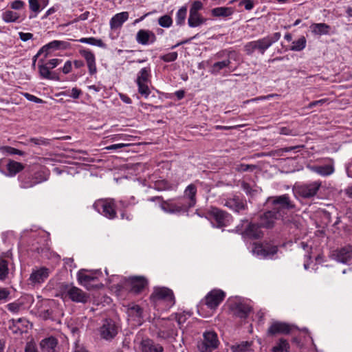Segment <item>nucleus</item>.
Returning <instances> with one entry per match:
<instances>
[{"label": "nucleus", "instance_id": "c03bdc74", "mask_svg": "<svg viewBox=\"0 0 352 352\" xmlns=\"http://www.w3.org/2000/svg\"><path fill=\"white\" fill-rule=\"evenodd\" d=\"M289 349V342L283 338L279 340L278 342L273 346L272 352H288Z\"/></svg>", "mask_w": 352, "mask_h": 352}, {"label": "nucleus", "instance_id": "cd10ccee", "mask_svg": "<svg viewBox=\"0 0 352 352\" xmlns=\"http://www.w3.org/2000/svg\"><path fill=\"white\" fill-rule=\"evenodd\" d=\"M128 12H122L115 14L109 21V25L111 30H116L122 27L123 23L129 19Z\"/></svg>", "mask_w": 352, "mask_h": 352}, {"label": "nucleus", "instance_id": "9d476101", "mask_svg": "<svg viewBox=\"0 0 352 352\" xmlns=\"http://www.w3.org/2000/svg\"><path fill=\"white\" fill-rule=\"evenodd\" d=\"M78 283L88 290L98 287V277L97 272H89L82 269L77 273Z\"/></svg>", "mask_w": 352, "mask_h": 352}, {"label": "nucleus", "instance_id": "0e129e2a", "mask_svg": "<svg viewBox=\"0 0 352 352\" xmlns=\"http://www.w3.org/2000/svg\"><path fill=\"white\" fill-rule=\"evenodd\" d=\"M239 5H243L247 10H251L254 8V3L251 0H243L239 3Z\"/></svg>", "mask_w": 352, "mask_h": 352}, {"label": "nucleus", "instance_id": "f704fd0d", "mask_svg": "<svg viewBox=\"0 0 352 352\" xmlns=\"http://www.w3.org/2000/svg\"><path fill=\"white\" fill-rule=\"evenodd\" d=\"M7 170L8 172V175L13 177L18 173L21 172L24 169L23 164L16 162L14 160H9L6 165Z\"/></svg>", "mask_w": 352, "mask_h": 352}, {"label": "nucleus", "instance_id": "aec40b11", "mask_svg": "<svg viewBox=\"0 0 352 352\" xmlns=\"http://www.w3.org/2000/svg\"><path fill=\"white\" fill-rule=\"evenodd\" d=\"M333 257L339 263H349L352 260V245H348L335 250Z\"/></svg>", "mask_w": 352, "mask_h": 352}, {"label": "nucleus", "instance_id": "69168bd1", "mask_svg": "<svg viewBox=\"0 0 352 352\" xmlns=\"http://www.w3.org/2000/svg\"><path fill=\"white\" fill-rule=\"evenodd\" d=\"M61 60L58 58H53L50 60L45 65H47L51 69L55 68L60 64Z\"/></svg>", "mask_w": 352, "mask_h": 352}, {"label": "nucleus", "instance_id": "f3484780", "mask_svg": "<svg viewBox=\"0 0 352 352\" xmlns=\"http://www.w3.org/2000/svg\"><path fill=\"white\" fill-rule=\"evenodd\" d=\"M196 194L197 187L195 184H191L186 188L184 196L179 199L189 209L194 207L197 203Z\"/></svg>", "mask_w": 352, "mask_h": 352}, {"label": "nucleus", "instance_id": "c9c22d12", "mask_svg": "<svg viewBox=\"0 0 352 352\" xmlns=\"http://www.w3.org/2000/svg\"><path fill=\"white\" fill-rule=\"evenodd\" d=\"M313 34L316 35L328 34L330 30V26L324 23H313L310 26Z\"/></svg>", "mask_w": 352, "mask_h": 352}, {"label": "nucleus", "instance_id": "20e7f679", "mask_svg": "<svg viewBox=\"0 0 352 352\" xmlns=\"http://www.w3.org/2000/svg\"><path fill=\"white\" fill-rule=\"evenodd\" d=\"M63 297L77 303L85 304L89 300V295L72 284L64 283L60 286Z\"/></svg>", "mask_w": 352, "mask_h": 352}, {"label": "nucleus", "instance_id": "09e8293b", "mask_svg": "<svg viewBox=\"0 0 352 352\" xmlns=\"http://www.w3.org/2000/svg\"><path fill=\"white\" fill-rule=\"evenodd\" d=\"M50 140L43 137L31 138L29 140L30 142L32 143L36 146H48L50 144Z\"/></svg>", "mask_w": 352, "mask_h": 352}, {"label": "nucleus", "instance_id": "13d9d810", "mask_svg": "<svg viewBox=\"0 0 352 352\" xmlns=\"http://www.w3.org/2000/svg\"><path fill=\"white\" fill-rule=\"evenodd\" d=\"M203 8V3L199 1L192 2L189 12H199Z\"/></svg>", "mask_w": 352, "mask_h": 352}, {"label": "nucleus", "instance_id": "a878e982", "mask_svg": "<svg viewBox=\"0 0 352 352\" xmlns=\"http://www.w3.org/2000/svg\"><path fill=\"white\" fill-rule=\"evenodd\" d=\"M58 344V341L54 336L42 339L39 342V346L42 352H56Z\"/></svg>", "mask_w": 352, "mask_h": 352}, {"label": "nucleus", "instance_id": "de8ad7c7", "mask_svg": "<svg viewBox=\"0 0 352 352\" xmlns=\"http://www.w3.org/2000/svg\"><path fill=\"white\" fill-rule=\"evenodd\" d=\"M306 46V38L305 36H301L298 40L294 41L292 43V46L291 47V50L292 51H301Z\"/></svg>", "mask_w": 352, "mask_h": 352}, {"label": "nucleus", "instance_id": "5701e85b", "mask_svg": "<svg viewBox=\"0 0 352 352\" xmlns=\"http://www.w3.org/2000/svg\"><path fill=\"white\" fill-rule=\"evenodd\" d=\"M135 39L139 44L147 45L155 43L157 37L152 31L141 29L137 32Z\"/></svg>", "mask_w": 352, "mask_h": 352}, {"label": "nucleus", "instance_id": "4d7b16f0", "mask_svg": "<svg viewBox=\"0 0 352 352\" xmlns=\"http://www.w3.org/2000/svg\"><path fill=\"white\" fill-rule=\"evenodd\" d=\"M10 295V292L5 287H0V302H6Z\"/></svg>", "mask_w": 352, "mask_h": 352}, {"label": "nucleus", "instance_id": "f8f14e48", "mask_svg": "<svg viewBox=\"0 0 352 352\" xmlns=\"http://www.w3.org/2000/svg\"><path fill=\"white\" fill-rule=\"evenodd\" d=\"M118 332V327L111 319H105L99 329L101 338L109 341L113 340Z\"/></svg>", "mask_w": 352, "mask_h": 352}, {"label": "nucleus", "instance_id": "052dcab7", "mask_svg": "<svg viewBox=\"0 0 352 352\" xmlns=\"http://www.w3.org/2000/svg\"><path fill=\"white\" fill-rule=\"evenodd\" d=\"M25 6V3L21 0H16L11 3L10 7L14 10H21Z\"/></svg>", "mask_w": 352, "mask_h": 352}, {"label": "nucleus", "instance_id": "49530a36", "mask_svg": "<svg viewBox=\"0 0 352 352\" xmlns=\"http://www.w3.org/2000/svg\"><path fill=\"white\" fill-rule=\"evenodd\" d=\"M19 18V15L12 10H6L2 14V19L6 23L16 22Z\"/></svg>", "mask_w": 352, "mask_h": 352}, {"label": "nucleus", "instance_id": "bb28decb", "mask_svg": "<svg viewBox=\"0 0 352 352\" xmlns=\"http://www.w3.org/2000/svg\"><path fill=\"white\" fill-rule=\"evenodd\" d=\"M223 205L237 212L242 210H245L246 207L245 203L237 196H234L232 198L227 199Z\"/></svg>", "mask_w": 352, "mask_h": 352}, {"label": "nucleus", "instance_id": "2eb2a0df", "mask_svg": "<svg viewBox=\"0 0 352 352\" xmlns=\"http://www.w3.org/2000/svg\"><path fill=\"white\" fill-rule=\"evenodd\" d=\"M225 293L221 289H213L205 297V304L211 309H216L225 298Z\"/></svg>", "mask_w": 352, "mask_h": 352}, {"label": "nucleus", "instance_id": "6e6552de", "mask_svg": "<svg viewBox=\"0 0 352 352\" xmlns=\"http://www.w3.org/2000/svg\"><path fill=\"white\" fill-rule=\"evenodd\" d=\"M93 207L109 219H113L117 217L116 204L113 199H98L94 204Z\"/></svg>", "mask_w": 352, "mask_h": 352}, {"label": "nucleus", "instance_id": "a18cd8bd", "mask_svg": "<svg viewBox=\"0 0 352 352\" xmlns=\"http://www.w3.org/2000/svg\"><path fill=\"white\" fill-rule=\"evenodd\" d=\"M9 274L8 262L0 258V280H4Z\"/></svg>", "mask_w": 352, "mask_h": 352}, {"label": "nucleus", "instance_id": "473e14b6", "mask_svg": "<svg viewBox=\"0 0 352 352\" xmlns=\"http://www.w3.org/2000/svg\"><path fill=\"white\" fill-rule=\"evenodd\" d=\"M207 19L204 18L199 12H189L188 24L190 28H196L206 23Z\"/></svg>", "mask_w": 352, "mask_h": 352}, {"label": "nucleus", "instance_id": "c756f323", "mask_svg": "<svg viewBox=\"0 0 352 352\" xmlns=\"http://www.w3.org/2000/svg\"><path fill=\"white\" fill-rule=\"evenodd\" d=\"M259 223H250L245 229L243 234L250 239H259L263 236Z\"/></svg>", "mask_w": 352, "mask_h": 352}, {"label": "nucleus", "instance_id": "a19ab883", "mask_svg": "<svg viewBox=\"0 0 352 352\" xmlns=\"http://www.w3.org/2000/svg\"><path fill=\"white\" fill-rule=\"evenodd\" d=\"M251 342L243 341L239 344H232L230 349L232 352H248L251 350Z\"/></svg>", "mask_w": 352, "mask_h": 352}, {"label": "nucleus", "instance_id": "f03ea898", "mask_svg": "<svg viewBox=\"0 0 352 352\" xmlns=\"http://www.w3.org/2000/svg\"><path fill=\"white\" fill-rule=\"evenodd\" d=\"M280 38V32L267 35L265 37L247 43L244 46V50L248 55H252L256 50L263 54L265 51Z\"/></svg>", "mask_w": 352, "mask_h": 352}, {"label": "nucleus", "instance_id": "0eeeda50", "mask_svg": "<svg viewBox=\"0 0 352 352\" xmlns=\"http://www.w3.org/2000/svg\"><path fill=\"white\" fill-rule=\"evenodd\" d=\"M150 201H159L161 209L167 213L175 214L186 212L188 209L184 204L182 201L178 198L176 201H173L171 199L163 200L161 197H153L148 199Z\"/></svg>", "mask_w": 352, "mask_h": 352}, {"label": "nucleus", "instance_id": "6ab92c4d", "mask_svg": "<svg viewBox=\"0 0 352 352\" xmlns=\"http://www.w3.org/2000/svg\"><path fill=\"white\" fill-rule=\"evenodd\" d=\"M79 54L86 61L89 73L91 76L97 73L96 56L90 50L82 48L79 50Z\"/></svg>", "mask_w": 352, "mask_h": 352}, {"label": "nucleus", "instance_id": "8fccbe9b", "mask_svg": "<svg viewBox=\"0 0 352 352\" xmlns=\"http://www.w3.org/2000/svg\"><path fill=\"white\" fill-rule=\"evenodd\" d=\"M158 23L161 27L168 28L172 25L173 19L169 15L165 14L159 18Z\"/></svg>", "mask_w": 352, "mask_h": 352}, {"label": "nucleus", "instance_id": "a211bd4d", "mask_svg": "<svg viewBox=\"0 0 352 352\" xmlns=\"http://www.w3.org/2000/svg\"><path fill=\"white\" fill-rule=\"evenodd\" d=\"M278 252V247L276 245H263L254 243L252 252L262 258H271Z\"/></svg>", "mask_w": 352, "mask_h": 352}, {"label": "nucleus", "instance_id": "37998d69", "mask_svg": "<svg viewBox=\"0 0 352 352\" xmlns=\"http://www.w3.org/2000/svg\"><path fill=\"white\" fill-rule=\"evenodd\" d=\"M187 14V6L181 7L176 13L175 22L177 25H183L185 23Z\"/></svg>", "mask_w": 352, "mask_h": 352}, {"label": "nucleus", "instance_id": "6e6d98bb", "mask_svg": "<svg viewBox=\"0 0 352 352\" xmlns=\"http://www.w3.org/2000/svg\"><path fill=\"white\" fill-rule=\"evenodd\" d=\"M81 94H82V91L80 89H79L76 87H74L71 91V94H69L68 91H66L63 92L62 95L69 96L72 98H73L74 99H77L79 98V96Z\"/></svg>", "mask_w": 352, "mask_h": 352}, {"label": "nucleus", "instance_id": "603ef678", "mask_svg": "<svg viewBox=\"0 0 352 352\" xmlns=\"http://www.w3.org/2000/svg\"><path fill=\"white\" fill-rule=\"evenodd\" d=\"M130 316L142 318V310L139 305H133L129 309Z\"/></svg>", "mask_w": 352, "mask_h": 352}, {"label": "nucleus", "instance_id": "774afa93", "mask_svg": "<svg viewBox=\"0 0 352 352\" xmlns=\"http://www.w3.org/2000/svg\"><path fill=\"white\" fill-rule=\"evenodd\" d=\"M33 37V34L32 33H24V32H19V38L23 41H27L30 39H32Z\"/></svg>", "mask_w": 352, "mask_h": 352}, {"label": "nucleus", "instance_id": "ea45409f", "mask_svg": "<svg viewBox=\"0 0 352 352\" xmlns=\"http://www.w3.org/2000/svg\"><path fill=\"white\" fill-rule=\"evenodd\" d=\"M231 61L230 59H225L222 61L214 63L210 69V72L213 74H218L221 69L230 66Z\"/></svg>", "mask_w": 352, "mask_h": 352}, {"label": "nucleus", "instance_id": "4be33fe9", "mask_svg": "<svg viewBox=\"0 0 352 352\" xmlns=\"http://www.w3.org/2000/svg\"><path fill=\"white\" fill-rule=\"evenodd\" d=\"M66 47V42L54 40L49 43L43 46L37 54L34 56V63H35L37 57L41 56L43 54H45V57H47L48 54H50L52 51L60 49V48H65Z\"/></svg>", "mask_w": 352, "mask_h": 352}, {"label": "nucleus", "instance_id": "ddd939ff", "mask_svg": "<svg viewBox=\"0 0 352 352\" xmlns=\"http://www.w3.org/2000/svg\"><path fill=\"white\" fill-rule=\"evenodd\" d=\"M151 298L154 301L164 300L166 302L168 306H173L175 304V297L171 289L167 287L155 288Z\"/></svg>", "mask_w": 352, "mask_h": 352}, {"label": "nucleus", "instance_id": "4c0bfd02", "mask_svg": "<svg viewBox=\"0 0 352 352\" xmlns=\"http://www.w3.org/2000/svg\"><path fill=\"white\" fill-rule=\"evenodd\" d=\"M311 169L314 172L322 176L330 175L334 172L333 166L331 164L324 166H312Z\"/></svg>", "mask_w": 352, "mask_h": 352}, {"label": "nucleus", "instance_id": "7ed1b4c3", "mask_svg": "<svg viewBox=\"0 0 352 352\" xmlns=\"http://www.w3.org/2000/svg\"><path fill=\"white\" fill-rule=\"evenodd\" d=\"M267 203L272 206V210L280 217H283L285 210H292L296 208L295 204L287 194L270 197L267 199Z\"/></svg>", "mask_w": 352, "mask_h": 352}, {"label": "nucleus", "instance_id": "3c124183", "mask_svg": "<svg viewBox=\"0 0 352 352\" xmlns=\"http://www.w3.org/2000/svg\"><path fill=\"white\" fill-rule=\"evenodd\" d=\"M256 168V166L254 164H240L236 166V170L238 172L253 171Z\"/></svg>", "mask_w": 352, "mask_h": 352}, {"label": "nucleus", "instance_id": "4468645a", "mask_svg": "<svg viewBox=\"0 0 352 352\" xmlns=\"http://www.w3.org/2000/svg\"><path fill=\"white\" fill-rule=\"evenodd\" d=\"M217 334L213 331H208L204 334L203 341L198 344L200 352H212L218 346Z\"/></svg>", "mask_w": 352, "mask_h": 352}, {"label": "nucleus", "instance_id": "393cba45", "mask_svg": "<svg viewBox=\"0 0 352 352\" xmlns=\"http://www.w3.org/2000/svg\"><path fill=\"white\" fill-rule=\"evenodd\" d=\"M291 331L290 326L281 322H274L268 328L267 334L274 336L276 334H288Z\"/></svg>", "mask_w": 352, "mask_h": 352}, {"label": "nucleus", "instance_id": "79ce46f5", "mask_svg": "<svg viewBox=\"0 0 352 352\" xmlns=\"http://www.w3.org/2000/svg\"><path fill=\"white\" fill-rule=\"evenodd\" d=\"M80 43H87L91 45L98 46L102 48H106V44L101 40L94 37H89V38H81L78 40Z\"/></svg>", "mask_w": 352, "mask_h": 352}, {"label": "nucleus", "instance_id": "f257e3e1", "mask_svg": "<svg viewBox=\"0 0 352 352\" xmlns=\"http://www.w3.org/2000/svg\"><path fill=\"white\" fill-rule=\"evenodd\" d=\"M155 334L158 339L173 342L178 336L176 322L170 319H162L155 324Z\"/></svg>", "mask_w": 352, "mask_h": 352}, {"label": "nucleus", "instance_id": "5fc2aeb1", "mask_svg": "<svg viewBox=\"0 0 352 352\" xmlns=\"http://www.w3.org/2000/svg\"><path fill=\"white\" fill-rule=\"evenodd\" d=\"M24 352H40L37 345L33 340L28 342L25 344Z\"/></svg>", "mask_w": 352, "mask_h": 352}, {"label": "nucleus", "instance_id": "e2e57ef3", "mask_svg": "<svg viewBox=\"0 0 352 352\" xmlns=\"http://www.w3.org/2000/svg\"><path fill=\"white\" fill-rule=\"evenodd\" d=\"M129 144H124V143H119V144H115L110 146H108L105 147V149L107 150H117L119 148H122L126 146H129Z\"/></svg>", "mask_w": 352, "mask_h": 352}, {"label": "nucleus", "instance_id": "864d4df0", "mask_svg": "<svg viewBox=\"0 0 352 352\" xmlns=\"http://www.w3.org/2000/svg\"><path fill=\"white\" fill-rule=\"evenodd\" d=\"M177 53L176 52H170L161 56L160 58L164 62H173L177 58Z\"/></svg>", "mask_w": 352, "mask_h": 352}, {"label": "nucleus", "instance_id": "e433bc0d", "mask_svg": "<svg viewBox=\"0 0 352 352\" xmlns=\"http://www.w3.org/2000/svg\"><path fill=\"white\" fill-rule=\"evenodd\" d=\"M41 62H43V60H39L38 64V72L40 76L45 79L49 80H57L58 78L50 72V68L45 64H40Z\"/></svg>", "mask_w": 352, "mask_h": 352}, {"label": "nucleus", "instance_id": "72a5a7b5", "mask_svg": "<svg viewBox=\"0 0 352 352\" xmlns=\"http://www.w3.org/2000/svg\"><path fill=\"white\" fill-rule=\"evenodd\" d=\"M233 311L235 316L241 318H245L251 311V307L244 303H237L233 307Z\"/></svg>", "mask_w": 352, "mask_h": 352}, {"label": "nucleus", "instance_id": "39448f33", "mask_svg": "<svg viewBox=\"0 0 352 352\" xmlns=\"http://www.w3.org/2000/svg\"><path fill=\"white\" fill-rule=\"evenodd\" d=\"M49 178V173L45 170H40L34 174L24 173L19 177L20 187L22 188H32L36 184L45 182Z\"/></svg>", "mask_w": 352, "mask_h": 352}, {"label": "nucleus", "instance_id": "9b49d317", "mask_svg": "<svg viewBox=\"0 0 352 352\" xmlns=\"http://www.w3.org/2000/svg\"><path fill=\"white\" fill-rule=\"evenodd\" d=\"M207 214L212 223H215L217 228L227 226L230 220V215L228 212L216 207H210Z\"/></svg>", "mask_w": 352, "mask_h": 352}, {"label": "nucleus", "instance_id": "c85d7f7f", "mask_svg": "<svg viewBox=\"0 0 352 352\" xmlns=\"http://www.w3.org/2000/svg\"><path fill=\"white\" fill-rule=\"evenodd\" d=\"M10 329L14 333L22 334L26 331L28 321L25 318H18L10 320Z\"/></svg>", "mask_w": 352, "mask_h": 352}, {"label": "nucleus", "instance_id": "412c9836", "mask_svg": "<svg viewBox=\"0 0 352 352\" xmlns=\"http://www.w3.org/2000/svg\"><path fill=\"white\" fill-rule=\"evenodd\" d=\"M280 217L272 210H268L259 217V226L263 228H272L274 226L276 221Z\"/></svg>", "mask_w": 352, "mask_h": 352}, {"label": "nucleus", "instance_id": "338daca9", "mask_svg": "<svg viewBox=\"0 0 352 352\" xmlns=\"http://www.w3.org/2000/svg\"><path fill=\"white\" fill-rule=\"evenodd\" d=\"M72 61L67 60L65 63V65L62 69V71L65 74H67L72 71Z\"/></svg>", "mask_w": 352, "mask_h": 352}, {"label": "nucleus", "instance_id": "b1692460", "mask_svg": "<svg viewBox=\"0 0 352 352\" xmlns=\"http://www.w3.org/2000/svg\"><path fill=\"white\" fill-rule=\"evenodd\" d=\"M140 352H164V347L153 340L146 338L142 340L139 344Z\"/></svg>", "mask_w": 352, "mask_h": 352}, {"label": "nucleus", "instance_id": "58836bf2", "mask_svg": "<svg viewBox=\"0 0 352 352\" xmlns=\"http://www.w3.org/2000/svg\"><path fill=\"white\" fill-rule=\"evenodd\" d=\"M212 15L213 16H229L233 14V9L228 7H218L213 8L211 10Z\"/></svg>", "mask_w": 352, "mask_h": 352}, {"label": "nucleus", "instance_id": "2f4dec72", "mask_svg": "<svg viewBox=\"0 0 352 352\" xmlns=\"http://www.w3.org/2000/svg\"><path fill=\"white\" fill-rule=\"evenodd\" d=\"M48 276L49 270L46 267H41L31 274L30 280L34 283H40L43 282Z\"/></svg>", "mask_w": 352, "mask_h": 352}, {"label": "nucleus", "instance_id": "7c9ffc66", "mask_svg": "<svg viewBox=\"0 0 352 352\" xmlns=\"http://www.w3.org/2000/svg\"><path fill=\"white\" fill-rule=\"evenodd\" d=\"M29 7L33 14L30 19L36 17L38 14L44 9L48 4L49 0H29Z\"/></svg>", "mask_w": 352, "mask_h": 352}, {"label": "nucleus", "instance_id": "680f3d73", "mask_svg": "<svg viewBox=\"0 0 352 352\" xmlns=\"http://www.w3.org/2000/svg\"><path fill=\"white\" fill-rule=\"evenodd\" d=\"M21 307V305L17 302H12L7 305L8 309L12 313H17Z\"/></svg>", "mask_w": 352, "mask_h": 352}, {"label": "nucleus", "instance_id": "1a4fd4ad", "mask_svg": "<svg viewBox=\"0 0 352 352\" xmlns=\"http://www.w3.org/2000/svg\"><path fill=\"white\" fill-rule=\"evenodd\" d=\"M322 186L320 180L298 184L295 187L296 194L305 199H311L317 195Z\"/></svg>", "mask_w": 352, "mask_h": 352}, {"label": "nucleus", "instance_id": "dca6fc26", "mask_svg": "<svg viewBox=\"0 0 352 352\" xmlns=\"http://www.w3.org/2000/svg\"><path fill=\"white\" fill-rule=\"evenodd\" d=\"M127 283L130 286V292L138 294L147 287L148 280L143 276H135L129 277Z\"/></svg>", "mask_w": 352, "mask_h": 352}, {"label": "nucleus", "instance_id": "423d86ee", "mask_svg": "<svg viewBox=\"0 0 352 352\" xmlns=\"http://www.w3.org/2000/svg\"><path fill=\"white\" fill-rule=\"evenodd\" d=\"M151 67L142 68L137 74L135 83L138 86V93L145 98H147L151 94L148 85L151 83Z\"/></svg>", "mask_w": 352, "mask_h": 352}, {"label": "nucleus", "instance_id": "bf43d9fd", "mask_svg": "<svg viewBox=\"0 0 352 352\" xmlns=\"http://www.w3.org/2000/svg\"><path fill=\"white\" fill-rule=\"evenodd\" d=\"M5 150L10 155H24L25 153L21 150L15 148L11 146L5 147Z\"/></svg>", "mask_w": 352, "mask_h": 352}]
</instances>
